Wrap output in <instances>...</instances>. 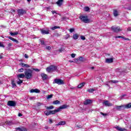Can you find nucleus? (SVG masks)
Wrapping results in <instances>:
<instances>
[{
    "label": "nucleus",
    "instance_id": "1",
    "mask_svg": "<svg viewBox=\"0 0 131 131\" xmlns=\"http://www.w3.org/2000/svg\"><path fill=\"white\" fill-rule=\"evenodd\" d=\"M32 70L30 69H26L25 72V76L27 79H31L32 78Z\"/></svg>",
    "mask_w": 131,
    "mask_h": 131
},
{
    "label": "nucleus",
    "instance_id": "2",
    "mask_svg": "<svg viewBox=\"0 0 131 131\" xmlns=\"http://www.w3.org/2000/svg\"><path fill=\"white\" fill-rule=\"evenodd\" d=\"M129 108H131V103H128L125 105H120L116 106V109L119 111H121V110H123V109H129Z\"/></svg>",
    "mask_w": 131,
    "mask_h": 131
},
{
    "label": "nucleus",
    "instance_id": "3",
    "mask_svg": "<svg viewBox=\"0 0 131 131\" xmlns=\"http://www.w3.org/2000/svg\"><path fill=\"white\" fill-rule=\"evenodd\" d=\"M79 19H80L81 21L84 23H90V22H91L90 19L88 18V16L86 15H81L79 16Z\"/></svg>",
    "mask_w": 131,
    "mask_h": 131
},
{
    "label": "nucleus",
    "instance_id": "4",
    "mask_svg": "<svg viewBox=\"0 0 131 131\" xmlns=\"http://www.w3.org/2000/svg\"><path fill=\"white\" fill-rule=\"evenodd\" d=\"M53 84H55V83H56V84H58V85H61L62 84H64V80L61 79H55L53 82Z\"/></svg>",
    "mask_w": 131,
    "mask_h": 131
},
{
    "label": "nucleus",
    "instance_id": "5",
    "mask_svg": "<svg viewBox=\"0 0 131 131\" xmlns=\"http://www.w3.org/2000/svg\"><path fill=\"white\" fill-rule=\"evenodd\" d=\"M58 69L57 66H50L49 68H47V72H51V71H56Z\"/></svg>",
    "mask_w": 131,
    "mask_h": 131
},
{
    "label": "nucleus",
    "instance_id": "6",
    "mask_svg": "<svg viewBox=\"0 0 131 131\" xmlns=\"http://www.w3.org/2000/svg\"><path fill=\"white\" fill-rule=\"evenodd\" d=\"M112 29L114 32H119L122 31V29L119 27H115L114 26L112 27Z\"/></svg>",
    "mask_w": 131,
    "mask_h": 131
},
{
    "label": "nucleus",
    "instance_id": "7",
    "mask_svg": "<svg viewBox=\"0 0 131 131\" xmlns=\"http://www.w3.org/2000/svg\"><path fill=\"white\" fill-rule=\"evenodd\" d=\"M16 102L13 100H9L8 102L7 105L10 107H15L16 106Z\"/></svg>",
    "mask_w": 131,
    "mask_h": 131
},
{
    "label": "nucleus",
    "instance_id": "8",
    "mask_svg": "<svg viewBox=\"0 0 131 131\" xmlns=\"http://www.w3.org/2000/svg\"><path fill=\"white\" fill-rule=\"evenodd\" d=\"M26 13V11L25 10H24L23 9H18L17 10V14L19 16H22V15H24V14H25Z\"/></svg>",
    "mask_w": 131,
    "mask_h": 131
},
{
    "label": "nucleus",
    "instance_id": "9",
    "mask_svg": "<svg viewBox=\"0 0 131 131\" xmlns=\"http://www.w3.org/2000/svg\"><path fill=\"white\" fill-rule=\"evenodd\" d=\"M115 128H116V129L117 130H119V131H124V130H126V129L125 128H122L120 126H115Z\"/></svg>",
    "mask_w": 131,
    "mask_h": 131
},
{
    "label": "nucleus",
    "instance_id": "10",
    "mask_svg": "<svg viewBox=\"0 0 131 131\" xmlns=\"http://www.w3.org/2000/svg\"><path fill=\"white\" fill-rule=\"evenodd\" d=\"M103 105L104 106L110 107V106H112V103H110L109 101L106 100L103 102Z\"/></svg>",
    "mask_w": 131,
    "mask_h": 131
},
{
    "label": "nucleus",
    "instance_id": "11",
    "mask_svg": "<svg viewBox=\"0 0 131 131\" xmlns=\"http://www.w3.org/2000/svg\"><path fill=\"white\" fill-rule=\"evenodd\" d=\"M41 32L42 34H49V33H50V30H49V29H47V30L45 29H41Z\"/></svg>",
    "mask_w": 131,
    "mask_h": 131
},
{
    "label": "nucleus",
    "instance_id": "12",
    "mask_svg": "<svg viewBox=\"0 0 131 131\" xmlns=\"http://www.w3.org/2000/svg\"><path fill=\"white\" fill-rule=\"evenodd\" d=\"M30 93H40V90L35 89H31L30 90Z\"/></svg>",
    "mask_w": 131,
    "mask_h": 131
},
{
    "label": "nucleus",
    "instance_id": "13",
    "mask_svg": "<svg viewBox=\"0 0 131 131\" xmlns=\"http://www.w3.org/2000/svg\"><path fill=\"white\" fill-rule=\"evenodd\" d=\"M66 108H67V105H63L58 107L57 110H58V112H60L61 109H66Z\"/></svg>",
    "mask_w": 131,
    "mask_h": 131
},
{
    "label": "nucleus",
    "instance_id": "14",
    "mask_svg": "<svg viewBox=\"0 0 131 131\" xmlns=\"http://www.w3.org/2000/svg\"><path fill=\"white\" fill-rule=\"evenodd\" d=\"M92 101L91 99H87L85 101H84V105H89L90 104H92Z\"/></svg>",
    "mask_w": 131,
    "mask_h": 131
},
{
    "label": "nucleus",
    "instance_id": "15",
    "mask_svg": "<svg viewBox=\"0 0 131 131\" xmlns=\"http://www.w3.org/2000/svg\"><path fill=\"white\" fill-rule=\"evenodd\" d=\"M41 76L42 77V80H46L48 78V75L45 73L41 74Z\"/></svg>",
    "mask_w": 131,
    "mask_h": 131
},
{
    "label": "nucleus",
    "instance_id": "16",
    "mask_svg": "<svg viewBox=\"0 0 131 131\" xmlns=\"http://www.w3.org/2000/svg\"><path fill=\"white\" fill-rule=\"evenodd\" d=\"M78 37H79V34H74L73 35V38L75 40H76V39H78Z\"/></svg>",
    "mask_w": 131,
    "mask_h": 131
},
{
    "label": "nucleus",
    "instance_id": "17",
    "mask_svg": "<svg viewBox=\"0 0 131 131\" xmlns=\"http://www.w3.org/2000/svg\"><path fill=\"white\" fill-rule=\"evenodd\" d=\"M63 1H58L56 4L58 7H61L63 5Z\"/></svg>",
    "mask_w": 131,
    "mask_h": 131
},
{
    "label": "nucleus",
    "instance_id": "18",
    "mask_svg": "<svg viewBox=\"0 0 131 131\" xmlns=\"http://www.w3.org/2000/svg\"><path fill=\"white\" fill-rule=\"evenodd\" d=\"M113 15L114 17H117L118 16V11H117L116 9H114L113 11Z\"/></svg>",
    "mask_w": 131,
    "mask_h": 131
},
{
    "label": "nucleus",
    "instance_id": "19",
    "mask_svg": "<svg viewBox=\"0 0 131 131\" xmlns=\"http://www.w3.org/2000/svg\"><path fill=\"white\" fill-rule=\"evenodd\" d=\"M58 112H59L58 108L54 111H50V115L56 114Z\"/></svg>",
    "mask_w": 131,
    "mask_h": 131
},
{
    "label": "nucleus",
    "instance_id": "20",
    "mask_svg": "<svg viewBox=\"0 0 131 131\" xmlns=\"http://www.w3.org/2000/svg\"><path fill=\"white\" fill-rule=\"evenodd\" d=\"M10 34L12 36H14V35H18V34H19V32L16 31V32H14L13 33L11 32H10Z\"/></svg>",
    "mask_w": 131,
    "mask_h": 131
},
{
    "label": "nucleus",
    "instance_id": "21",
    "mask_svg": "<svg viewBox=\"0 0 131 131\" xmlns=\"http://www.w3.org/2000/svg\"><path fill=\"white\" fill-rule=\"evenodd\" d=\"M8 37V38H9V39H10L11 40H12V41H14V42H16V43H18V40L12 37Z\"/></svg>",
    "mask_w": 131,
    "mask_h": 131
},
{
    "label": "nucleus",
    "instance_id": "22",
    "mask_svg": "<svg viewBox=\"0 0 131 131\" xmlns=\"http://www.w3.org/2000/svg\"><path fill=\"white\" fill-rule=\"evenodd\" d=\"M20 65L22 66V67H25V68H29V67H30L29 65L24 63H21Z\"/></svg>",
    "mask_w": 131,
    "mask_h": 131
},
{
    "label": "nucleus",
    "instance_id": "23",
    "mask_svg": "<svg viewBox=\"0 0 131 131\" xmlns=\"http://www.w3.org/2000/svg\"><path fill=\"white\" fill-rule=\"evenodd\" d=\"M106 63H112L113 62V58H107L105 60Z\"/></svg>",
    "mask_w": 131,
    "mask_h": 131
},
{
    "label": "nucleus",
    "instance_id": "24",
    "mask_svg": "<svg viewBox=\"0 0 131 131\" xmlns=\"http://www.w3.org/2000/svg\"><path fill=\"white\" fill-rule=\"evenodd\" d=\"M66 124V122L65 121H60L58 123L56 124L57 126L59 125H64Z\"/></svg>",
    "mask_w": 131,
    "mask_h": 131
},
{
    "label": "nucleus",
    "instance_id": "25",
    "mask_svg": "<svg viewBox=\"0 0 131 131\" xmlns=\"http://www.w3.org/2000/svg\"><path fill=\"white\" fill-rule=\"evenodd\" d=\"M18 78H24L25 77V74H20L17 75Z\"/></svg>",
    "mask_w": 131,
    "mask_h": 131
},
{
    "label": "nucleus",
    "instance_id": "26",
    "mask_svg": "<svg viewBox=\"0 0 131 131\" xmlns=\"http://www.w3.org/2000/svg\"><path fill=\"white\" fill-rule=\"evenodd\" d=\"M44 113L45 115H47V116H49V115H51V112L50 111H46L44 112Z\"/></svg>",
    "mask_w": 131,
    "mask_h": 131
},
{
    "label": "nucleus",
    "instance_id": "27",
    "mask_svg": "<svg viewBox=\"0 0 131 131\" xmlns=\"http://www.w3.org/2000/svg\"><path fill=\"white\" fill-rule=\"evenodd\" d=\"M84 84H85V83H84V82L81 83L80 84H79L78 85V89H81V88H82V86H84Z\"/></svg>",
    "mask_w": 131,
    "mask_h": 131
},
{
    "label": "nucleus",
    "instance_id": "28",
    "mask_svg": "<svg viewBox=\"0 0 131 131\" xmlns=\"http://www.w3.org/2000/svg\"><path fill=\"white\" fill-rule=\"evenodd\" d=\"M53 104H54V105H58V104H60V101L55 100L53 102Z\"/></svg>",
    "mask_w": 131,
    "mask_h": 131
},
{
    "label": "nucleus",
    "instance_id": "29",
    "mask_svg": "<svg viewBox=\"0 0 131 131\" xmlns=\"http://www.w3.org/2000/svg\"><path fill=\"white\" fill-rule=\"evenodd\" d=\"M8 12H9V13H15L16 11H15V10L12 8H10L9 10H8Z\"/></svg>",
    "mask_w": 131,
    "mask_h": 131
},
{
    "label": "nucleus",
    "instance_id": "30",
    "mask_svg": "<svg viewBox=\"0 0 131 131\" xmlns=\"http://www.w3.org/2000/svg\"><path fill=\"white\" fill-rule=\"evenodd\" d=\"M117 82H118V81L116 80H111L109 81L110 83H117Z\"/></svg>",
    "mask_w": 131,
    "mask_h": 131
},
{
    "label": "nucleus",
    "instance_id": "31",
    "mask_svg": "<svg viewBox=\"0 0 131 131\" xmlns=\"http://www.w3.org/2000/svg\"><path fill=\"white\" fill-rule=\"evenodd\" d=\"M79 60L81 62H83L85 60V58H84L83 57H80L79 58Z\"/></svg>",
    "mask_w": 131,
    "mask_h": 131
},
{
    "label": "nucleus",
    "instance_id": "32",
    "mask_svg": "<svg viewBox=\"0 0 131 131\" xmlns=\"http://www.w3.org/2000/svg\"><path fill=\"white\" fill-rule=\"evenodd\" d=\"M60 29V27L59 26H54L51 28L52 30H55L56 29Z\"/></svg>",
    "mask_w": 131,
    "mask_h": 131
},
{
    "label": "nucleus",
    "instance_id": "33",
    "mask_svg": "<svg viewBox=\"0 0 131 131\" xmlns=\"http://www.w3.org/2000/svg\"><path fill=\"white\" fill-rule=\"evenodd\" d=\"M6 124H8L9 125H12L13 124V122L10 121H7L6 122Z\"/></svg>",
    "mask_w": 131,
    "mask_h": 131
},
{
    "label": "nucleus",
    "instance_id": "34",
    "mask_svg": "<svg viewBox=\"0 0 131 131\" xmlns=\"http://www.w3.org/2000/svg\"><path fill=\"white\" fill-rule=\"evenodd\" d=\"M46 109H47V110H50L51 109H54V107L52 105H51L50 106H46Z\"/></svg>",
    "mask_w": 131,
    "mask_h": 131
},
{
    "label": "nucleus",
    "instance_id": "35",
    "mask_svg": "<svg viewBox=\"0 0 131 131\" xmlns=\"http://www.w3.org/2000/svg\"><path fill=\"white\" fill-rule=\"evenodd\" d=\"M17 84H21V83H23V80L20 79H18V81H17Z\"/></svg>",
    "mask_w": 131,
    "mask_h": 131
},
{
    "label": "nucleus",
    "instance_id": "36",
    "mask_svg": "<svg viewBox=\"0 0 131 131\" xmlns=\"http://www.w3.org/2000/svg\"><path fill=\"white\" fill-rule=\"evenodd\" d=\"M88 92L89 93H93V92H95V89H89L88 90Z\"/></svg>",
    "mask_w": 131,
    "mask_h": 131
},
{
    "label": "nucleus",
    "instance_id": "37",
    "mask_svg": "<svg viewBox=\"0 0 131 131\" xmlns=\"http://www.w3.org/2000/svg\"><path fill=\"white\" fill-rule=\"evenodd\" d=\"M69 37H70V35H69L68 34L66 35L64 37L65 39H68V38H69Z\"/></svg>",
    "mask_w": 131,
    "mask_h": 131
},
{
    "label": "nucleus",
    "instance_id": "38",
    "mask_svg": "<svg viewBox=\"0 0 131 131\" xmlns=\"http://www.w3.org/2000/svg\"><path fill=\"white\" fill-rule=\"evenodd\" d=\"M84 10L85 12H89L90 8L89 7H85Z\"/></svg>",
    "mask_w": 131,
    "mask_h": 131
},
{
    "label": "nucleus",
    "instance_id": "39",
    "mask_svg": "<svg viewBox=\"0 0 131 131\" xmlns=\"http://www.w3.org/2000/svg\"><path fill=\"white\" fill-rule=\"evenodd\" d=\"M75 31V29L74 28H71L69 29V31L71 33H72V32H74Z\"/></svg>",
    "mask_w": 131,
    "mask_h": 131
},
{
    "label": "nucleus",
    "instance_id": "40",
    "mask_svg": "<svg viewBox=\"0 0 131 131\" xmlns=\"http://www.w3.org/2000/svg\"><path fill=\"white\" fill-rule=\"evenodd\" d=\"M67 19H68V17H63L61 18V21H66Z\"/></svg>",
    "mask_w": 131,
    "mask_h": 131
},
{
    "label": "nucleus",
    "instance_id": "41",
    "mask_svg": "<svg viewBox=\"0 0 131 131\" xmlns=\"http://www.w3.org/2000/svg\"><path fill=\"white\" fill-rule=\"evenodd\" d=\"M51 98H53V94L48 95L47 99V100H49V99H51Z\"/></svg>",
    "mask_w": 131,
    "mask_h": 131
},
{
    "label": "nucleus",
    "instance_id": "42",
    "mask_svg": "<svg viewBox=\"0 0 131 131\" xmlns=\"http://www.w3.org/2000/svg\"><path fill=\"white\" fill-rule=\"evenodd\" d=\"M49 123L50 124H52L53 123V120L51 118L49 119Z\"/></svg>",
    "mask_w": 131,
    "mask_h": 131
},
{
    "label": "nucleus",
    "instance_id": "43",
    "mask_svg": "<svg viewBox=\"0 0 131 131\" xmlns=\"http://www.w3.org/2000/svg\"><path fill=\"white\" fill-rule=\"evenodd\" d=\"M80 38L81 39H82V40H85V37H84V36H80Z\"/></svg>",
    "mask_w": 131,
    "mask_h": 131
},
{
    "label": "nucleus",
    "instance_id": "44",
    "mask_svg": "<svg viewBox=\"0 0 131 131\" xmlns=\"http://www.w3.org/2000/svg\"><path fill=\"white\" fill-rule=\"evenodd\" d=\"M115 38H122V39H123V36H115Z\"/></svg>",
    "mask_w": 131,
    "mask_h": 131
},
{
    "label": "nucleus",
    "instance_id": "45",
    "mask_svg": "<svg viewBox=\"0 0 131 131\" xmlns=\"http://www.w3.org/2000/svg\"><path fill=\"white\" fill-rule=\"evenodd\" d=\"M12 84L13 88H15V86H16V84L15 83V82H14V81L12 82Z\"/></svg>",
    "mask_w": 131,
    "mask_h": 131
},
{
    "label": "nucleus",
    "instance_id": "46",
    "mask_svg": "<svg viewBox=\"0 0 131 131\" xmlns=\"http://www.w3.org/2000/svg\"><path fill=\"white\" fill-rule=\"evenodd\" d=\"M24 69L21 68L18 70V72H23Z\"/></svg>",
    "mask_w": 131,
    "mask_h": 131
},
{
    "label": "nucleus",
    "instance_id": "47",
    "mask_svg": "<svg viewBox=\"0 0 131 131\" xmlns=\"http://www.w3.org/2000/svg\"><path fill=\"white\" fill-rule=\"evenodd\" d=\"M123 39L124 40H130V39H129L128 38H125L124 37H123Z\"/></svg>",
    "mask_w": 131,
    "mask_h": 131
},
{
    "label": "nucleus",
    "instance_id": "48",
    "mask_svg": "<svg viewBox=\"0 0 131 131\" xmlns=\"http://www.w3.org/2000/svg\"><path fill=\"white\" fill-rule=\"evenodd\" d=\"M15 129H16V130H18V131H21V128H20V127H17V128H15Z\"/></svg>",
    "mask_w": 131,
    "mask_h": 131
},
{
    "label": "nucleus",
    "instance_id": "49",
    "mask_svg": "<svg viewBox=\"0 0 131 131\" xmlns=\"http://www.w3.org/2000/svg\"><path fill=\"white\" fill-rule=\"evenodd\" d=\"M33 70L36 71V72H39V70H38V69H33Z\"/></svg>",
    "mask_w": 131,
    "mask_h": 131
},
{
    "label": "nucleus",
    "instance_id": "50",
    "mask_svg": "<svg viewBox=\"0 0 131 131\" xmlns=\"http://www.w3.org/2000/svg\"><path fill=\"white\" fill-rule=\"evenodd\" d=\"M0 47L5 48V46L2 42H0Z\"/></svg>",
    "mask_w": 131,
    "mask_h": 131
},
{
    "label": "nucleus",
    "instance_id": "51",
    "mask_svg": "<svg viewBox=\"0 0 131 131\" xmlns=\"http://www.w3.org/2000/svg\"><path fill=\"white\" fill-rule=\"evenodd\" d=\"M20 131H27V130L24 127H21V129Z\"/></svg>",
    "mask_w": 131,
    "mask_h": 131
},
{
    "label": "nucleus",
    "instance_id": "52",
    "mask_svg": "<svg viewBox=\"0 0 131 131\" xmlns=\"http://www.w3.org/2000/svg\"><path fill=\"white\" fill-rule=\"evenodd\" d=\"M100 114H101V115H103V116H107V114H104L102 112H101Z\"/></svg>",
    "mask_w": 131,
    "mask_h": 131
},
{
    "label": "nucleus",
    "instance_id": "53",
    "mask_svg": "<svg viewBox=\"0 0 131 131\" xmlns=\"http://www.w3.org/2000/svg\"><path fill=\"white\" fill-rule=\"evenodd\" d=\"M71 57L72 58H75V54H74V53L72 54Z\"/></svg>",
    "mask_w": 131,
    "mask_h": 131
},
{
    "label": "nucleus",
    "instance_id": "54",
    "mask_svg": "<svg viewBox=\"0 0 131 131\" xmlns=\"http://www.w3.org/2000/svg\"><path fill=\"white\" fill-rule=\"evenodd\" d=\"M46 49H47V50H51V48L50 46H47V47H46Z\"/></svg>",
    "mask_w": 131,
    "mask_h": 131
},
{
    "label": "nucleus",
    "instance_id": "55",
    "mask_svg": "<svg viewBox=\"0 0 131 131\" xmlns=\"http://www.w3.org/2000/svg\"><path fill=\"white\" fill-rule=\"evenodd\" d=\"M30 100H35V97H30Z\"/></svg>",
    "mask_w": 131,
    "mask_h": 131
},
{
    "label": "nucleus",
    "instance_id": "56",
    "mask_svg": "<svg viewBox=\"0 0 131 131\" xmlns=\"http://www.w3.org/2000/svg\"><path fill=\"white\" fill-rule=\"evenodd\" d=\"M51 13L54 15V14H57V12L55 11H52Z\"/></svg>",
    "mask_w": 131,
    "mask_h": 131
},
{
    "label": "nucleus",
    "instance_id": "57",
    "mask_svg": "<svg viewBox=\"0 0 131 131\" xmlns=\"http://www.w3.org/2000/svg\"><path fill=\"white\" fill-rule=\"evenodd\" d=\"M25 58H26V59H28L29 56L27 54H25Z\"/></svg>",
    "mask_w": 131,
    "mask_h": 131
},
{
    "label": "nucleus",
    "instance_id": "58",
    "mask_svg": "<svg viewBox=\"0 0 131 131\" xmlns=\"http://www.w3.org/2000/svg\"><path fill=\"white\" fill-rule=\"evenodd\" d=\"M41 44L42 45H45V41L41 40Z\"/></svg>",
    "mask_w": 131,
    "mask_h": 131
},
{
    "label": "nucleus",
    "instance_id": "59",
    "mask_svg": "<svg viewBox=\"0 0 131 131\" xmlns=\"http://www.w3.org/2000/svg\"><path fill=\"white\" fill-rule=\"evenodd\" d=\"M8 46L9 47V48H11V47H12V43H9L8 45Z\"/></svg>",
    "mask_w": 131,
    "mask_h": 131
},
{
    "label": "nucleus",
    "instance_id": "60",
    "mask_svg": "<svg viewBox=\"0 0 131 131\" xmlns=\"http://www.w3.org/2000/svg\"><path fill=\"white\" fill-rule=\"evenodd\" d=\"M127 31H131V27H129L127 28Z\"/></svg>",
    "mask_w": 131,
    "mask_h": 131
},
{
    "label": "nucleus",
    "instance_id": "61",
    "mask_svg": "<svg viewBox=\"0 0 131 131\" xmlns=\"http://www.w3.org/2000/svg\"><path fill=\"white\" fill-rule=\"evenodd\" d=\"M37 106H40V105H41V103H40V102H38L37 103Z\"/></svg>",
    "mask_w": 131,
    "mask_h": 131
},
{
    "label": "nucleus",
    "instance_id": "62",
    "mask_svg": "<svg viewBox=\"0 0 131 131\" xmlns=\"http://www.w3.org/2000/svg\"><path fill=\"white\" fill-rule=\"evenodd\" d=\"M23 116L22 114H21V113H18V116H19V117H21V116Z\"/></svg>",
    "mask_w": 131,
    "mask_h": 131
},
{
    "label": "nucleus",
    "instance_id": "63",
    "mask_svg": "<svg viewBox=\"0 0 131 131\" xmlns=\"http://www.w3.org/2000/svg\"><path fill=\"white\" fill-rule=\"evenodd\" d=\"M46 129H49V127L48 126H45Z\"/></svg>",
    "mask_w": 131,
    "mask_h": 131
},
{
    "label": "nucleus",
    "instance_id": "64",
    "mask_svg": "<svg viewBox=\"0 0 131 131\" xmlns=\"http://www.w3.org/2000/svg\"><path fill=\"white\" fill-rule=\"evenodd\" d=\"M95 69V68L94 67H92L91 68V69H92V70H93V69Z\"/></svg>",
    "mask_w": 131,
    "mask_h": 131
}]
</instances>
